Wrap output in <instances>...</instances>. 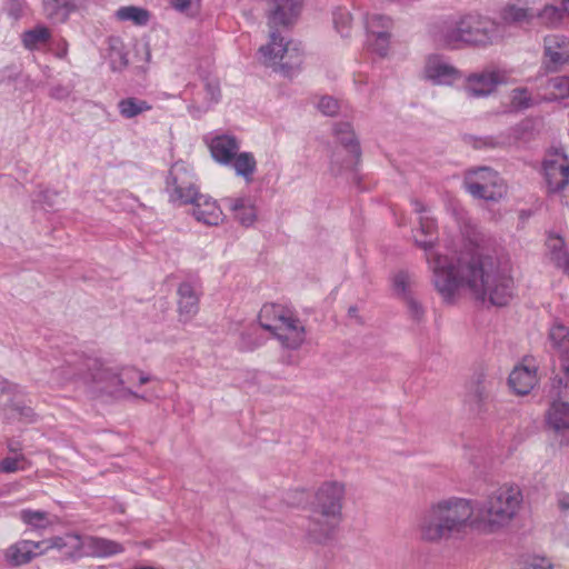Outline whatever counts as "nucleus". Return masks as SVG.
<instances>
[{"label": "nucleus", "mask_w": 569, "mask_h": 569, "mask_svg": "<svg viewBox=\"0 0 569 569\" xmlns=\"http://www.w3.org/2000/svg\"><path fill=\"white\" fill-rule=\"evenodd\" d=\"M415 211L420 213L419 227L413 230L416 244L425 251L426 261L432 273V283L446 302H453L461 291L469 292L481 301L502 307L513 298L515 282L509 259L490 256L448 254L436 248L437 226L433 218L423 214L427 208L413 201Z\"/></svg>", "instance_id": "f257e3e1"}, {"label": "nucleus", "mask_w": 569, "mask_h": 569, "mask_svg": "<svg viewBox=\"0 0 569 569\" xmlns=\"http://www.w3.org/2000/svg\"><path fill=\"white\" fill-rule=\"evenodd\" d=\"M522 503V489L515 482L502 483L483 501L442 498L427 507L418 521L417 531L421 541L432 545L461 539L467 530L495 535L513 522Z\"/></svg>", "instance_id": "f03ea898"}, {"label": "nucleus", "mask_w": 569, "mask_h": 569, "mask_svg": "<svg viewBox=\"0 0 569 569\" xmlns=\"http://www.w3.org/2000/svg\"><path fill=\"white\" fill-rule=\"evenodd\" d=\"M428 33L436 44L451 49L488 46L500 38L497 24L478 14L442 17L430 24Z\"/></svg>", "instance_id": "7ed1b4c3"}, {"label": "nucleus", "mask_w": 569, "mask_h": 569, "mask_svg": "<svg viewBox=\"0 0 569 569\" xmlns=\"http://www.w3.org/2000/svg\"><path fill=\"white\" fill-rule=\"evenodd\" d=\"M258 321L278 341L282 349L298 350L307 339L303 321L297 312L281 303H266L261 307Z\"/></svg>", "instance_id": "20e7f679"}, {"label": "nucleus", "mask_w": 569, "mask_h": 569, "mask_svg": "<svg viewBox=\"0 0 569 569\" xmlns=\"http://www.w3.org/2000/svg\"><path fill=\"white\" fill-rule=\"evenodd\" d=\"M258 321L278 341L282 349L298 350L307 339L303 321L297 312L281 303H266L261 307Z\"/></svg>", "instance_id": "39448f33"}, {"label": "nucleus", "mask_w": 569, "mask_h": 569, "mask_svg": "<svg viewBox=\"0 0 569 569\" xmlns=\"http://www.w3.org/2000/svg\"><path fill=\"white\" fill-rule=\"evenodd\" d=\"M303 58V49L298 42L286 40L276 31L270 32L269 41L258 50V60L261 64L286 77H291L300 70Z\"/></svg>", "instance_id": "423d86ee"}, {"label": "nucleus", "mask_w": 569, "mask_h": 569, "mask_svg": "<svg viewBox=\"0 0 569 569\" xmlns=\"http://www.w3.org/2000/svg\"><path fill=\"white\" fill-rule=\"evenodd\" d=\"M89 372L86 375L78 376L67 367L66 381L82 380L83 383L91 386L94 391L108 393L113 397L123 398L122 385L118 383L121 381L120 368L110 367L98 360L91 361L88 365Z\"/></svg>", "instance_id": "0eeeda50"}, {"label": "nucleus", "mask_w": 569, "mask_h": 569, "mask_svg": "<svg viewBox=\"0 0 569 569\" xmlns=\"http://www.w3.org/2000/svg\"><path fill=\"white\" fill-rule=\"evenodd\" d=\"M463 186L473 198L488 201H498L507 193L503 180L489 167L468 170Z\"/></svg>", "instance_id": "6e6552de"}, {"label": "nucleus", "mask_w": 569, "mask_h": 569, "mask_svg": "<svg viewBox=\"0 0 569 569\" xmlns=\"http://www.w3.org/2000/svg\"><path fill=\"white\" fill-rule=\"evenodd\" d=\"M170 201L179 204L191 203L200 193L192 170L184 162H176L167 179Z\"/></svg>", "instance_id": "1a4fd4ad"}, {"label": "nucleus", "mask_w": 569, "mask_h": 569, "mask_svg": "<svg viewBox=\"0 0 569 569\" xmlns=\"http://www.w3.org/2000/svg\"><path fill=\"white\" fill-rule=\"evenodd\" d=\"M509 81V72L498 67H487L470 73L463 84L465 93L470 98H486L492 94L498 86Z\"/></svg>", "instance_id": "9d476101"}, {"label": "nucleus", "mask_w": 569, "mask_h": 569, "mask_svg": "<svg viewBox=\"0 0 569 569\" xmlns=\"http://www.w3.org/2000/svg\"><path fill=\"white\" fill-rule=\"evenodd\" d=\"M343 516L310 507L305 537L311 543L323 545L332 540L342 522Z\"/></svg>", "instance_id": "9b49d317"}, {"label": "nucleus", "mask_w": 569, "mask_h": 569, "mask_svg": "<svg viewBox=\"0 0 569 569\" xmlns=\"http://www.w3.org/2000/svg\"><path fill=\"white\" fill-rule=\"evenodd\" d=\"M202 283L197 277L186 278L177 288V312L182 323L190 322L199 312Z\"/></svg>", "instance_id": "f8f14e48"}, {"label": "nucleus", "mask_w": 569, "mask_h": 569, "mask_svg": "<svg viewBox=\"0 0 569 569\" xmlns=\"http://www.w3.org/2000/svg\"><path fill=\"white\" fill-rule=\"evenodd\" d=\"M542 174L550 192L562 190L569 182V159L561 151L548 152L542 160Z\"/></svg>", "instance_id": "ddd939ff"}, {"label": "nucleus", "mask_w": 569, "mask_h": 569, "mask_svg": "<svg viewBox=\"0 0 569 569\" xmlns=\"http://www.w3.org/2000/svg\"><path fill=\"white\" fill-rule=\"evenodd\" d=\"M346 491V485L341 481H325L316 489L310 507L343 516Z\"/></svg>", "instance_id": "4468645a"}, {"label": "nucleus", "mask_w": 569, "mask_h": 569, "mask_svg": "<svg viewBox=\"0 0 569 569\" xmlns=\"http://www.w3.org/2000/svg\"><path fill=\"white\" fill-rule=\"evenodd\" d=\"M422 78L437 86H449L460 78V72L442 56L430 54L426 58Z\"/></svg>", "instance_id": "2eb2a0df"}, {"label": "nucleus", "mask_w": 569, "mask_h": 569, "mask_svg": "<svg viewBox=\"0 0 569 569\" xmlns=\"http://www.w3.org/2000/svg\"><path fill=\"white\" fill-rule=\"evenodd\" d=\"M302 10V0H270L268 26L270 29L290 27L297 22Z\"/></svg>", "instance_id": "dca6fc26"}, {"label": "nucleus", "mask_w": 569, "mask_h": 569, "mask_svg": "<svg viewBox=\"0 0 569 569\" xmlns=\"http://www.w3.org/2000/svg\"><path fill=\"white\" fill-rule=\"evenodd\" d=\"M543 57L547 67L558 71L569 63V39L562 34H549L543 40Z\"/></svg>", "instance_id": "f3484780"}, {"label": "nucleus", "mask_w": 569, "mask_h": 569, "mask_svg": "<svg viewBox=\"0 0 569 569\" xmlns=\"http://www.w3.org/2000/svg\"><path fill=\"white\" fill-rule=\"evenodd\" d=\"M41 541L22 539L3 551L6 562L11 567H20L31 562L34 558L43 555Z\"/></svg>", "instance_id": "a211bd4d"}, {"label": "nucleus", "mask_w": 569, "mask_h": 569, "mask_svg": "<svg viewBox=\"0 0 569 569\" xmlns=\"http://www.w3.org/2000/svg\"><path fill=\"white\" fill-rule=\"evenodd\" d=\"M43 555L50 550H57L67 559L82 558V537L77 533H66L41 540Z\"/></svg>", "instance_id": "6ab92c4d"}, {"label": "nucleus", "mask_w": 569, "mask_h": 569, "mask_svg": "<svg viewBox=\"0 0 569 569\" xmlns=\"http://www.w3.org/2000/svg\"><path fill=\"white\" fill-rule=\"evenodd\" d=\"M190 204H192V216L198 222L219 226L224 221L222 209L210 196L200 193Z\"/></svg>", "instance_id": "aec40b11"}, {"label": "nucleus", "mask_w": 569, "mask_h": 569, "mask_svg": "<svg viewBox=\"0 0 569 569\" xmlns=\"http://www.w3.org/2000/svg\"><path fill=\"white\" fill-rule=\"evenodd\" d=\"M123 551V546L118 541L96 536L82 537V558H106Z\"/></svg>", "instance_id": "412c9836"}, {"label": "nucleus", "mask_w": 569, "mask_h": 569, "mask_svg": "<svg viewBox=\"0 0 569 569\" xmlns=\"http://www.w3.org/2000/svg\"><path fill=\"white\" fill-rule=\"evenodd\" d=\"M222 201L241 226L250 227L256 222L257 207L251 197H227Z\"/></svg>", "instance_id": "4be33fe9"}, {"label": "nucleus", "mask_w": 569, "mask_h": 569, "mask_svg": "<svg viewBox=\"0 0 569 569\" xmlns=\"http://www.w3.org/2000/svg\"><path fill=\"white\" fill-rule=\"evenodd\" d=\"M212 158L220 164L228 166L239 152L240 142L231 134H217L208 143Z\"/></svg>", "instance_id": "5701e85b"}, {"label": "nucleus", "mask_w": 569, "mask_h": 569, "mask_svg": "<svg viewBox=\"0 0 569 569\" xmlns=\"http://www.w3.org/2000/svg\"><path fill=\"white\" fill-rule=\"evenodd\" d=\"M538 383L537 367L535 365H518L509 375V386L515 393L528 395Z\"/></svg>", "instance_id": "b1692460"}, {"label": "nucleus", "mask_w": 569, "mask_h": 569, "mask_svg": "<svg viewBox=\"0 0 569 569\" xmlns=\"http://www.w3.org/2000/svg\"><path fill=\"white\" fill-rule=\"evenodd\" d=\"M545 419L547 426L556 432L569 430V402L560 399L551 401Z\"/></svg>", "instance_id": "393cba45"}, {"label": "nucleus", "mask_w": 569, "mask_h": 569, "mask_svg": "<svg viewBox=\"0 0 569 569\" xmlns=\"http://www.w3.org/2000/svg\"><path fill=\"white\" fill-rule=\"evenodd\" d=\"M120 368V375H121V381L119 383L122 385V392H123V398H130V397H133V398H140L138 396V393H136L134 391H132V387L138 385V386H141V385H144L147 382H149L151 380V378L137 370L136 368L133 367H119Z\"/></svg>", "instance_id": "a878e982"}, {"label": "nucleus", "mask_w": 569, "mask_h": 569, "mask_svg": "<svg viewBox=\"0 0 569 569\" xmlns=\"http://www.w3.org/2000/svg\"><path fill=\"white\" fill-rule=\"evenodd\" d=\"M19 519L32 530H46L57 522V518L43 510L22 509Z\"/></svg>", "instance_id": "bb28decb"}, {"label": "nucleus", "mask_w": 569, "mask_h": 569, "mask_svg": "<svg viewBox=\"0 0 569 569\" xmlns=\"http://www.w3.org/2000/svg\"><path fill=\"white\" fill-rule=\"evenodd\" d=\"M238 177L243 178L247 183H250L253 179V174L257 171V160L251 152H238L229 163Z\"/></svg>", "instance_id": "cd10ccee"}, {"label": "nucleus", "mask_w": 569, "mask_h": 569, "mask_svg": "<svg viewBox=\"0 0 569 569\" xmlns=\"http://www.w3.org/2000/svg\"><path fill=\"white\" fill-rule=\"evenodd\" d=\"M117 107L120 116L124 119L136 118L152 109V106L148 101L136 97L119 100Z\"/></svg>", "instance_id": "c85d7f7f"}, {"label": "nucleus", "mask_w": 569, "mask_h": 569, "mask_svg": "<svg viewBox=\"0 0 569 569\" xmlns=\"http://www.w3.org/2000/svg\"><path fill=\"white\" fill-rule=\"evenodd\" d=\"M70 0H43V13L52 22H63L71 12Z\"/></svg>", "instance_id": "c756f323"}, {"label": "nucleus", "mask_w": 569, "mask_h": 569, "mask_svg": "<svg viewBox=\"0 0 569 569\" xmlns=\"http://www.w3.org/2000/svg\"><path fill=\"white\" fill-rule=\"evenodd\" d=\"M543 89L547 91L543 100L553 101L569 98V77L558 76L546 81Z\"/></svg>", "instance_id": "7c9ffc66"}, {"label": "nucleus", "mask_w": 569, "mask_h": 569, "mask_svg": "<svg viewBox=\"0 0 569 569\" xmlns=\"http://www.w3.org/2000/svg\"><path fill=\"white\" fill-rule=\"evenodd\" d=\"M51 38V32L47 27L38 26L22 33V43L28 50H38Z\"/></svg>", "instance_id": "2f4dec72"}, {"label": "nucleus", "mask_w": 569, "mask_h": 569, "mask_svg": "<svg viewBox=\"0 0 569 569\" xmlns=\"http://www.w3.org/2000/svg\"><path fill=\"white\" fill-rule=\"evenodd\" d=\"M335 134H336L337 139L342 144H345V147L348 149L350 154L355 159H358L360 156V148L356 140V136H355V132H353L351 126L347 122L338 123L335 127Z\"/></svg>", "instance_id": "473e14b6"}, {"label": "nucleus", "mask_w": 569, "mask_h": 569, "mask_svg": "<svg viewBox=\"0 0 569 569\" xmlns=\"http://www.w3.org/2000/svg\"><path fill=\"white\" fill-rule=\"evenodd\" d=\"M546 246L550 259L556 266L569 258V251L566 248L565 240L560 236L550 233L547 238Z\"/></svg>", "instance_id": "72a5a7b5"}, {"label": "nucleus", "mask_w": 569, "mask_h": 569, "mask_svg": "<svg viewBox=\"0 0 569 569\" xmlns=\"http://www.w3.org/2000/svg\"><path fill=\"white\" fill-rule=\"evenodd\" d=\"M116 17L121 21H131L137 26H144L148 23L150 14L143 8L128 6L118 9Z\"/></svg>", "instance_id": "f704fd0d"}, {"label": "nucleus", "mask_w": 569, "mask_h": 569, "mask_svg": "<svg viewBox=\"0 0 569 569\" xmlns=\"http://www.w3.org/2000/svg\"><path fill=\"white\" fill-rule=\"evenodd\" d=\"M549 340L560 355L569 351V330L562 323H552L549 329Z\"/></svg>", "instance_id": "c9c22d12"}, {"label": "nucleus", "mask_w": 569, "mask_h": 569, "mask_svg": "<svg viewBox=\"0 0 569 569\" xmlns=\"http://www.w3.org/2000/svg\"><path fill=\"white\" fill-rule=\"evenodd\" d=\"M536 16V12L523 3L508 6L503 11V18L511 22H528Z\"/></svg>", "instance_id": "e433bc0d"}, {"label": "nucleus", "mask_w": 569, "mask_h": 569, "mask_svg": "<svg viewBox=\"0 0 569 569\" xmlns=\"http://www.w3.org/2000/svg\"><path fill=\"white\" fill-rule=\"evenodd\" d=\"M509 99L512 110H525L539 103L526 88L513 89L510 92Z\"/></svg>", "instance_id": "4c0bfd02"}, {"label": "nucleus", "mask_w": 569, "mask_h": 569, "mask_svg": "<svg viewBox=\"0 0 569 569\" xmlns=\"http://www.w3.org/2000/svg\"><path fill=\"white\" fill-rule=\"evenodd\" d=\"M31 467L30 460L23 455L8 456L0 462V471L3 473H13L24 471Z\"/></svg>", "instance_id": "58836bf2"}, {"label": "nucleus", "mask_w": 569, "mask_h": 569, "mask_svg": "<svg viewBox=\"0 0 569 569\" xmlns=\"http://www.w3.org/2000/svg\"><path fill=\"white\" fill-rule=\"evenodd\" d=\"M391 24L392 22L390 18L377 13L371 14L367 19L368 36H370V38H373L376 36L389 33Z\"/></svg>", "instance_id": "ea45409f"}, {"label": "nucleus", "mask_w": 569, "mask_h": 569, "mask_svg": "<svg viewBox=\"0 0 569 569\" xmlns=\"http://www.w3.org/2000/svg\"><path fill=\"white\" fill-rule=\"evenodd\" d=\"M565 12V7L560 8L548 4L539 12L538 16L546 26L556 27L562 21Z\"/></svg>", "instance_id": "a19ab883"}, {"label": "nucleus", "mask_w": 569, "mask_h": 569, "mask_svg": "<svg viewBox=\"0 0 569 569\" xmlns=\"http://www.w3.org/2000/svg\"><path fill=\"white\" fill-rule=\"evenodd\" d=\"M368 44L370 49L380 57L387 56L390 46V32L373 38L368 36Z\"/></svg>", "instance_id": "79ce46f5"}, {"label": "nucleus", "mask_w": 569, "mask_h": 569, "mask_svg": "<svg viewBox=\"0 0 569 569\" xmlns=\"http://www.w3.org/2000/svg\"><path fill=\"white\" fill-rule=\"evenodd\" d=\"M351 16L347 10H338L333 14V22L337 31L342 36L347 37L349 34V29L351 27Z\"/></svg>", "instance_id": "37998d69"}, {"label": "nucleus", "mask_w": 569, "mask_h": 569, "mask_svg": "<svg viewBox=\"0 0 569 569\" xmlns=\"http://www.w3.org/2000/svg\"><path fill=\"white\" fill-rule=\"evenodd\" d=\"M392 283L393 290L398 296H401L403 299L406 298V296H411L408 292V287L410 284V276L407 272L400 271L397 274H395Z\"/></svg>", "instance_id": "c03bdc74"}, {"label": "nucleus", "mask_w": 569, "mask_h": 569, "mask_svg": "<svg viewBox=\"0 0 569 569\" xmlns=\"http://www.w3.org/2000/svg\"><path fill=\"white\" fill-rule=\"evenodd\" d=\"M27 9V3L24 0H7L4 4V11L9 17L14 20L20 19Z\"/></svg>", "instance_id": "a18cd8bd"}, {"label": "nucleus", "mask_w": 569, "mask_h": 569, "mask_svg": "<svg viewBox=\"0 0 569 569\" xmlns=\"http://www.w3.org/2000/svg\"><path fill=\"white\" fill-rule=\"evenodd\" d=\"M317 108L326 116H333L338 112V101L332 97H322L317 103Z\"/></svg>", "instance_id": "49530a36"}, {"label": "nucleus", "mask_w": 569, "mask_h": 569, "mask_svg": "<svg viewBox=\"0 0 569 569\" xmlns=\"http://www.w3.org/2000/svg\"><path fill=\"white\" fill-rule=\"evenodd\" d=\"M521 569H552V563L545 557H533L527 560Z\"/></svg>", "instance_id": "de8ad7c7"}, {"label": "nucleus", "mask_w": 569, "mask_h": 569, "mask_svg": "<svg viewBox=\"0 0 569 569\" xmlns=\"http://www.w3.org/2000/svg\"><path fill=\"white\" fill-rule=\"evenodd\" d=\"M403 300L407 305V308H408L411 317L419 320L423 313V310H422L421 306L419 305V302L412 296H406V298Z\"/></svg>", "instance_id": "09e8293b"}, {"label": "nucleus", "mask_w": 569, "mask_h": 569, "mask_svg": "<svg viewBox=\"0 0 569 569\" xmlns=\"http://www.w3.org/2000/svg\"><path fill=\"white\" fill-rule=\"evenodd\" d=\"M50 97L56 100H66L71 94V89L67 86L58 84L51 88Z\"/></svg>", "instance_id": "8fccbe9b"}, {"label": "nucleus", "mask_w": 569, "mask_h": 569, "mask_svg": "<svg viewBox=\"0 0 569 569\" xmlns=\"http://www.w3.org/2000/svg\"><path fill=\"white\" fill-rule=\"evenodd\" d=\"M12 409L17 412V416L21 420L27 421V422L33 421L34 413L30 407L14 405Z\"/></svg>", "instance_id": "3c124183"}, {"label": "nucleus", "mask_w": 569, "mask_h": 569, "mask_svg": "<svg viewBox=\"0 0 569 569\" xmlns=\"http://www.w3.org/2000/svg\"><path fill=\"white\" fill-rule=\"evenodd\" d=\"M199 0H171V6L179 12L187 11L193 3Z\"/></svg>", "instance_id": "603ef678"}, {"label": "nucleus", "mask_w": 569, "mask_h": 569, "mask_svg": "<svg viewBox=\"0 0 569 569\" xmlns=\"http://www.w3.org/2000/svg\"><path fill=\"white\" fill-rule=\"evenodd\" d=\"M207 94L210 98L211 102H217L220 98V89L218 83H207L206 86Z\"/></svg>", "instance_id": "864d4df0"}, {"label": "nucleus", "mask_w": 569, "mask_h": 569, "mask_svg": "<svg viewBox=\"0 0 569 569\" xmlns=\"http://www.w3.org/2000/svg\"><path fill=\"white\" fill-rule=\"evenodd\" d=\"M7 450L12 456H17L19 453H22V445L18 440L10 439L7 441Z\"/></svg>", "instance_id": "5fc2aeb1"}, {"label": "nucleus", "mask_w": 569, "mask_h": 569, "mask_svg": "<svg viewBox=\"0 0 569 569\" xmlns=\"http://www.w3.org/2000/svg\"><path fill=\"white\" fill-rule=\"evenodd\" d=\"M560 366L566 379L569 381V350L560 355Z\"/></svg>", "instance_id": "6e6d98bb"}, {"label": "nucleus", "mask_w": 569, "mask_h": 569, "mask_svg": "<svg viewBox=\"0 0 569 569\" xmlns=\"http://www.w3.org/2000/svg\"><path fill=\"white\" fill-rule=\"evenodd\" d=\"M557 501L560 510L569 511V493H560Z\"/></svg>", "instance_id": "4d7b16f0"}, {"label": "nucleus", "mask_w": 569, "mask_h": 569, "mask_svg": "<svg viewBox=\"0 0 569 569\" xmlns=\"http://www.w3.org/2000/svg\"><path fill=\"white\" fill-rule=\"evenodd\" d=\"M557 267L562 269V271L569 277V258L563 260V262H561Z\"/></svg>", "instance_id": "13d9d810"}, {"label": "nucleus", "mask_w": 569, "mask_h": 569, "mask_svg": "<svg viewBox=\"0 0 569 569\" xmlns=\"http://www.w3.org/2000/svg\"><path fill=\"white\" fill-rule=\"evenodd\" d=\"M120 63L119 68L126 67L128 64V60L124 54L119 52Z\"/></svg>", "instance_id": "bf43d9fd"}, {"label": "nucleus", "mask_w": 569, "mask_h": 569, "mask_svg": "<svg viewBox=\"0 0 569 569\" xmlns=\"http://www.w3.org/2000/svg\"><path fill=\"white\" fill-rule=\"evenodd\" d=\"M565 10L569 13V0L563 1Z\"/></svg>", "instance_id": "052dcab7"}]
</instances>
